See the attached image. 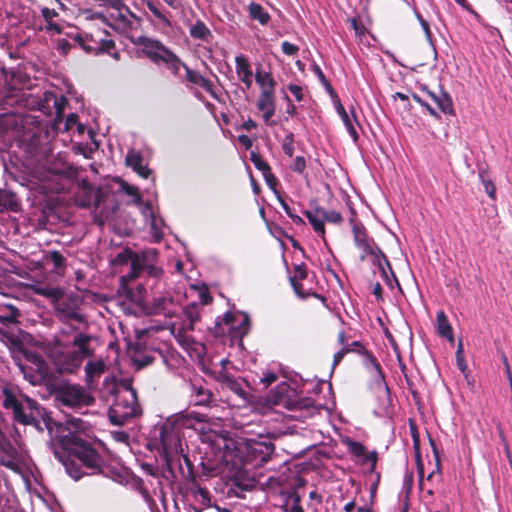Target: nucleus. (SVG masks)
Returning a JSON list of instances; mask_svg holds the SVG:
<instances>
[{"mask_svg": "<svg viewBox=\"0 0 512 512\" xmlns=\"http://www.w3.org/2000/svg\"><path fill=\"white\" fill-rule=\"evenodd\" d=\"M3 407L11 409L14 419L24 425H33L42 431L43 426L52 432L53 426L57 428V438L63 450L68 453L67 459H63L58 451L55 456L63 463L66 472L75 480L80 479L85 472L82 467L91 470V474L102 471L104 459L93 445L83 438L82 431L86 429V423L80 418L68 419L66 424H57L52 420L47 411L35 400L22 395L12 388L3 387Z\"/></svg>", "mask_w": 512, "mask_h": 512, "instance_id": "obj_1", "label": "nucleus"}, {"mask_svg": "<svg viewBox=\"0 0 512 512\" xmlns=\"http://www.w3.org/2000/svg\"><path fill=\"white\" fill-rule=\"evenodd\" d=\"M3 407L11 409L14 419L24 425H33L42 431L43 426L52 432L53 426L57 428V438L63 450L68 453L67 459H63L58 451L55 456L63 463L66 472L75 480L80 479L85 472L82 467L91 470V474L102 471L104 459L93 445L83 438L82 431L86 429V423L80 418L68 419L66 424H57L52 420L47 411L35 400L22 395L12 388L3 387Z\"/></svg>", "mask_w": 512, "mask_h": 512, "instance_id": "obj_2", "label": "nucleus"}, {"mask_svg": "<svg viewBox=\"0 0 512 512\" xmlns=\"http://www.w3.org/2000/svg\"><path fill=\"white\" fill-rule=\"evenodd\" d=\"M104 388L110 395H115V401L108 411L112 424L122 426L140 413L136 391L129 379L122 380L118 385L114 381L106 380Z\"/></svg>", "mask_w": 512, "mask_h": 512, "instance_id": "obj_3", "label": "nucleus"}, {"mask_svg": "<svg viewBox=\"0 0 512 512\" xmlns=\"http://www.w3.org/2000/svg\"><path fill=\"white\" fill-rule=\"evenodd\" d=\"M191 419H195L197 422L204 421L200 415L189 413L187 415H178L174 421H166L162 425L160 440L167 460L183 452L181 428L189 426Z\"/></svg>", "mask_w": 512, "mask_h": 512, "instance_id": "obj_4", "label": "nucleus"}, {"mask_svg": "<svg viewBox=\"0 0 512 512\" xmlns=\"http://www.w3.org/2000/svg\"><path fill=\"white\" fill-rule=\"evenodd\" d=\"M350 223L352 226V231L354 235V241L357 247L361 248L364 252L363 255H361V260L365 258V255L369 254L374 257V262L377 263L379 270L382 274V276L385 278L388 285L391 284V280L388 277L387 271L385 270V265L388 267L391 273V266L390 263L385 256V254L380 250L379 247H377L374 243H371L365 233V230L362 226L358 225L354 222L353 219H350ZM394 280H396L394 274H392Z\"/></svg>", "mask_w": 512, "mask_h": 512, "instance_id": "obj_5", "label": "nucleus"}, {"mask_svg": "<svg viewBox=\"0 0 512 512\" xmlns=\"http://www.w3.org/2000/svg\"><path fill=\"white\" fill-rule=\"evenodd\" d=\"M54 307L56 317L62 323L67 325V327L62 328V334L69 335L72 332L79 331L80 327L74 325V323L83 325L87 324L85 316L79 312L74 300L63 296L58 300Z\"/></svg>", "mask_w": 512, "mask_h": 512, "instance_id": "obj_6", "label": "nucleus"}, {"mask_svg": "<svg viewBox=\"0 0 512 512\" xmlns=\"http://www.w3.org/2000/svg\"><path fill=\"white\" fill-rule=\"evenodd\" d=\"M56 400L70 408H81L93 404L94 398L80 385L65 384L55 393Z\"/></svg>", "mask_w": 512, "mask_h": 512, "instance_id": "obj_7", "label": "nucleus"}, {"mask_svg": "<svg viewBox=\"0 0 512 512\" xmlns=\"http://www.w3.org/2000/svg\"><path fill=\"white\" fill-rule=\"evenodd\" d=\"M200 319L199 306L191 303L182 311V318L170 323L171 333L175 336L183 337L188 331L194 330V326Z\"/></svg>", "mask_w": 512, "mask_h": 512, "instance_id": "obj_8", "label": "nucleus"}, {"mask_svg": "<svg viewBox=\"0 0 512 512\" xmlns=\"http://www.w3.org/2000/svg\"><path fill=\"white\" fill-rule=\"evenodd\" d=\"M295 391L287 383L278 385L269 393L268 401L276 406H282L288 410H297L300 408V402L295 399Z\"/></svg>", "mask_w": 512, "mask_h": 512, "instance_id": "obj_9", "label": "nucleus"}, {"mask_svg": "<svg viewBox=\"0 0 512 512\" xmlns=\"http://www.w3.org/2000/svg\"><path fill=\"white\" fill-rule=\"evenodd\" d=\"M149 313L153 315H164L167 318H178L180 309L171 294L166 293L164 295L155 296L152 299L149 305Z\"/></svg>", "mask_w": 512, "mask_h": 512, "instance_id": "obj_10", "label": "nucleus"}, {"mask_svg": "<svg viewBox=\"0 0 512 512\" xmlns=\"http://www.w3.org/2000/svg\"><path fill=\"white\" fill-rule=\"evenodd\" d=\"M105 195L101 188L95 187L83 181L79 192L77 193V201L82 207L99 208L104 201Z\"/></svg>", "mask_w": 512, "mask_h": 512, "instance_id": "obj_11", "label": "nucleus"}, {"mask_svg": "<svg viewBox=\"0 0 512 512\" xmlns=\"http://www.w3.org/2000/svg\"><path fill=\"white\" fill-rule=\"evenodd\" d=\"M129 259L131 263L130 271L126 275L121 277V284L122 288L125 290L130 299L135 302H138L141 297L133 295L132 289L129 287L128 283L138 277V275L142 271V268L146 264V256H139L136 253H130Z\"/></svg>", "mask_w": 512, "mask_h": 512, "instance_id": "obj_12", "label": "nucleus"}, {"mask_svg": "<svg viewBox=\"0 0 512 512\" xmlns=\"http://www.w3.org/2000/svg\"><path fill=\"white\" fill-rule=\"evenodd\" d=\"M136 43L143 47V53L155 63L163 62L165 53L170 51L159 41L145 36L138 37Z\"/></svg>", "mask_w": 512, "mask_h": 512, "instance_id": "obj_13", "label": "nucleus"}, {"mask_svg": "<svg viewBox=\"0 0 512 512\" xmlns=\"http://www.w3.org/2000/svg\"><path fill=\"white\" fill-rule=\"evenodd\" d=\"M80 354L75 351L62 353L56 360V365L61 373H74L83 363Z\"/></svg>", "mask_w": 512, "mask_h": 512, "instance_id": "obj_14", "label": "nucleus"}, {"mask_svg": "<svg viewBox=\"0 0 512 512\" xmlns=\"http://www.w3.org/2000/svg\"><path fill=\"white\" fill-rule=\"evenodd\" d=\"M23 94L15 88L5 87L0 83V109L6 106L13 107L16 105H24Z\"/></svg>", "mask_w": 512, "mask_h": 512, "instance_id": "obj_15", "label": "nucleus"}, {"mask_svg": "<svg viewBox=\"0 0 512 512\" xmlns=\"http://www.w3.org/2000/svg\"><path fill=\"white\" fill-rule=\"evenodd\" d=\"M142 214L143 216L147 219V221L149 222V225H150V228H151V232H152V235L154 236V238L158 241L162 238V235H163V226H164V222H163V219L158 217L153 209H152V206L150 203H146L143 205L142 207Z\"/></svg>", "mask_w": 512, "mask_h": 512, "instance_id": "obj_16", "label": "nucleus"}, {"mask_svg": "<svg viewBox=\"0 0 512 512\" xmlns=\"http://www.w3.org/2000/svg\"><path fill=\"white\" fill-rule=\"evenodd\" d=\"M92 336L76 331L72 339V346L76 348L74 350L80 357H91L93 355V349L90 347Z\"/></svg>", "mask_w": 512, "mask_h": 512, "instance_id": "obj_17", "label": "nucleus"}, {"mask_svg": "<svg viewBox=\"0 0 512 512\" xmlns=\"http://www.w3.org/2000/svg\"><path fill=\"white\" fill-rule=\"evenodd\" d=\"M235 63L237 76L246 88L250 89L252 86V70L248 60L243 55H239L235 58Z\"/></svg>", "mask_w": 512, "mask_h": 512, "instance_id": "obj_18", "label": "nucleus"}, {"mask_svg": "<svg viewBox=\"0 0 512 512\" xmlns=\"http://www.w3.org/2000/svg\"><path fill=\"white\" fill-rule=\"evenodd\" d=\"M184 69L186 72V80L192 84L198 85L210 93L214 98H216V93L213 89V84L204 78L199 72L190 69L188 66L184 65Z\"/></svg>", "mask_w": 512, "mask_h": 512, "instance_id": "obj_19", "label": "nucleus"}, {"mask_svg": "<svg viewBox=\"0 0 512 512\" xmlns=\"http://www.w3.org/2000/svg\"><path fill=\"white\" fill-rule=\"evenodd\" d=\"M430 98L436 103L438 108L445 114H453V102L448 93L444 91H440L439 93H434L431 91L427 92Z\"/></svg>", "mask_w": 512, "mask_h": 512, "instance_id": "obj_20", "label": "nucleus"}, {"mask_svg": "<svg viewBox=\"0 0 512 512\" xmlns=\"http://www.w3.org/2000/svg\"><path fill=\"white\" fill-rule=\"evenodd\" d=\"M126 163L143 178H148L151 174L150 169L143 165L142 156L137 152H129L126 156Z\"/></svg>", "mask_w": 512, "mask_h": 512, "instance_id": "obj_21", "label": "nucleus"}, {"mask_svg": "<svg viewBox=\"0 0 512 512\" xmlns=\"http://www.w3.org/2000/svg\"><path fill=\"white\" fill-rule=\"evenodd\" d=\"M322 207H316L314 210H306L304 215L308 218L310 224L316 233L320 236L324 237L325 234V226L324 219L321 216Z\"/></svg>", "mask_w": 512, "mask_h": 512, "instance_id": "obj_22", "label": "nucleus"}, {"mask_svg": "<svg viewBox=\"0 0 512 512\" xmlns=\"http://www.w3.org/2000/svg\"><path fill=\"white\" fill-rule=\"evenodd\" d=\"M106 370V364L103 360L99 359L96 361H88L85 366L86 381L89 385H92L95 378H98Z\"/></svg>", "mask_w": 512, "mask_h": 512, "instance_id": "obj_23", "label": "nucleus"}, {"mask_svg": "<svg viewBox=\"0 0 512 512\" xmlns=\"http://www.w3.org/2000/svg\"><path fill=\"white\" fill-rule=\"evenodd\" d=\"M19 208L20 205L16 195L11 191L0 189V211L11 210L16 212Z\"/></svg>", "mask_w": 512, "mask_h": 512, "instance_id": "obj_24", "label": "nucleus"}, {"mask_svg": "<svg viewBox=\"0 0 512 512\" xmlns=\"http://www.w3.org/2000/svg\"><path fill=\"white\" fill-rule=\"evenodd\" d=\"M336 110L340 115L343 123L345 124L349 134L356 142L358 140V133L354 127V122H356V118L354 116L350 117L346 112L345 108L343 107V105L339 101L336 103Z\"/></svg>", "mask_w": 512, "mask_h": 512, "instance_id": "obj_25", "label": "nucleus"}, {"mask_svg": "<svg viewBox=\"0 0 512 512\" xmlns=\"http://www.w3.org/2000/svg\"><path fill=\"white\" fill-rule=\"evenodd\" d=\"M436 322H437V331H438L439 335H441L442 337H445L449 341L453 342L454 338H453V334H452V327H451L444 311H439L437 313Z\"/></svg>", "mask_w": 512, "mask_h": 512, "instance_id": "obj_26", "label": "nucleus"}, {"mask_svg": "<svg viewBox=\"0 0 512 512\" xmlns=\"http://www.w3.org/2000/svg\"><path fill=\"white\" fill-rule=\"evenodd\" d=\"M218 380L224 387L228 388L236 395H238L240 397L245 396V391L242 388L241 384L232 376H230L226 373H222L219 375Z\"/></svg>", "mask_w": 512, "mask_h": 512, "instance_id": "obj_27", "label": "nucleus"}, {"mask_svg": "<svg viewBox=\"0 0 512 512\" xmlns=\"http://www.w3.org/2000/svg\"><path fill=\"white\" fill-rule=\"evenodd\" d=\"M19 310L13 305H6L0 311V323L4 325H9L17 322V318L19 317Z\"/></svg>", "mask_w": 512, "mask_h": 512, "instance_id": "obj_28", "label": "nucleus"}, {"mask_svg": "<svg viewBox=\"0 0 512 512\" xmlns=\"http://www.w3.org/2000/svg\"><path fill=\"white\" fill-rule=\"evenodd\" d=\"M193 396L195 397V405L206 406L210 403L211 392L202 386L191 385Z\"/></svg>", "mask_w": 512, "mask_h": 512, "instance_id": "obj_29", "label": "nucleus"}, {"mask_svg": "<svg viewBox=\"0 0 512 512\" xmlns=\"http://www.w3.org/2000/svg\"><path fill=\"white\" fill-rule=\"evenodd\" d=\"M144 255L146 256V264L142 268V271L146 270L149 275L158 277L161 274L162 270L159 267L152 264V261L157 256V252L155 250H147L144 251L140 256Z\"/></svg>", "mask_w": 512, "mask_h": 512, "instance_id": "obj_30", "label": "nucleus"}, {"mask_svg": "<svg viewBox=\"0 0 512 512\" xmlns=\"http://www.w3.org/2000/svg\"><path fill=\"white\" fill-rule=\"evenodd\" d=\"M249 13L252 19L259 21L262 25H266L270 20L269 14L260 4L251 3L249 5Z\"/></svg>", "mask_w": 512, "mask_h": 512, "instance_id": "obj_31", "label": "nucleus"}, {"mask_svg": "<svg viewBox=\"0 0 512 512\" xmlns=\"http://www.w3.org/2000/svg\"><path fill=\"white\" fill-rule=\"evenodd\" d=\"M36 293L51 299L54 305L64 296L63 290L58 287H40L36 289Z\"/></svg>", "mask_w": 512, "mask_h": 512, "instance_id": "obj_32", "label": "nucleus"}, {"mask_svg": "<svg viewBox=\"0 0 512 512\" xmlns=\"http://www.w3.org/2000/svg\"><path fill=\"white\" fill-rule=\"evenodd\" d=\"M275 107L274 105V90L264 89L260 93V96L257 100V108L259 110L268 109Z\"/></svg>", "mask_w": 512, "mask_h": 512, "instance_id": "obj_33", "label": "nucleus"}, {"mask_svg": "<svg viewBox=\"0 0 512 512\" xmlns=\"http://www.w3.org/2000/svg\"><path fill=\"white\" fill-rule=\"evenodd\" d=\"M256 82L260 85L262 90L264 89H275L276 82L272 75L268 72L258 70L255 75Z\"/></svg>", "mask_w": 512, "mask_h": 512, "instance_id": "obj_34", "label": "nucleus"}, {"mask_svg": "<svg viewBox=\"0 0 512 512\" xmlns=\"http://www.w3.org/2000/svg\"><path fill=\"white\" fill-rule=\"evenodd\" d=\"M301 497L298 493L293 492L288 496L286 503L283 505L284 512H304L300 505Z\"/></svg>", "mask_w": 512, "mask_h": 512, "instance_id": "obj_35", "label": "nucleus"}, {"mask_svg": "<svg viewBox=\"0 0 512 512\" xmlns=\"http://www.w3.org/2000/svg\"><path fill=\"white\" fill-rule=\"evenodd\" d=\"M120 190L125 192L127 195L132 196L134 203L140 205L142 203V197L139 194V190L136 186L130 185L127 182L120 180Z\"/></svg>", "mask_w": 512, "mask_h": 512, "instance_id": "obj_36", "label": "nucleus"}, {"mask_svg": "<svg viewBox=\"0 0 512 512\" xmlns=\"http://www.w3.org/2000/svg\"><path fill=\"white\" fill-rule=\"evenodd\" d=\"M164 63H166L169 68L173 71L174 74L179 73V69L182 66L184 68V63L171 51L169 53H165Z\"/></svg>", "mask_w": 512, "mask_h": 512, "instance_id": "obj_37", "label": "nucleus"}, {"mask_svg": "<svg viewBox=\"0 0 512 512\" xmlns=\"http://www.w3.org/2000/svg\"><path fill=\"white\" fill-rule=\"evenodd\" d=\"M209 34V29L201 21H198L195 25L191 26L190 28V35L196 39L204 40Z\"/></svg>", "mask_w": 512, "mask_h": 512, "instance_id": "obj_38", "label": "nucleus"}, {"mask_svg": "<svg viewBox=\"0 0 512 512\" xmlns=\"http://www.w3.org/2000/svg\"><path fill=\"white\" fill-rule=\"evenodd\" d=\"M47 258L53 263L56 270H60L65 267V258L59 251H50Z\"/></svg>", "mask_w": 512, "mask_h": 512, "instance_id": "obj_39", "label": "nucleus"}, {"mask_svg": "<svg viewBox=\"0 0 512 512\" xmlns=\"http://www.w3.org/2000/svg\"><path fill=\"white\" fill-rule=\"evenodd\" d=\"M250 158L254 166L260 170L263 175L271 170L269 164L264 161L259 154L252 152Z\"/></svg>", "mask_w": 512, "mask_h": 512, "instance_id": "obj_40", "label": "nucleus"}, {"mask_svg": "<svg viewBox=\"0 0 512 512\" xmlns=\"http://www.w3.org/2000/svg\"><path fill=\"white\" fill-rule=\"evenodd\" d=\"M321 216L323 217L324 221L330 222V223H341L343 218L341 214L337 211H327L324 208H322Z\"/></svg>", "mask_w": 512, "mask_h": 512, "instance_id": "obj_41", "label": "nucleus"}, {"mask_svg": "<svg viewBox=\"0 0 512 512\" xmlns=\"http://www.w3.org/2000/svg\"><path fill=\"white\" fill-rule=\"evenodd\" d=\"M193 495L196 497V498H200L201 502L203 504H209L210 503V493L209 491L204 488V487H201L199 485H196L193 489Z\"/></svg>", "mask_w": 512, "mask_h": 512, "instance_id": "obj_42", "label": "nucleus"}, {"mask_svg": "<svg viewBox=\"0 0 512 512\" xmlns=\"http://www.w3.org/2000/svg\"><path fill=\"white\" fill-rule=\"evenodd\" d=\"M293 141H294V137H293L292 133L288 134L283 140V145H282L283 152L286 155H288L289 157H291L294 153Z\"/></svg>", "mask_w": 512, "mask_h": 512, "instance_id": "obj_43", "label": "nucleus"}, {"mask_svg": "<svg viewBox=\"0 0 512 512\" xmlns=\"http://www.w3.org/2000/svg\"><path fill=\"white\" fill-rule=\"evenodd\" d=\"M456 361L459 369L464 373L467 370V365L465 363L464 355H463V344L462 341L459 342L458 348L456 351Z\"/></svg>", "mask_w": 512, "mask_h": 512, "instance_id": "obj_44", "label": "nucleus"}, {"mask_svg": "<svg viewBox=\"0 0 512 512\" xmlns=\"http://www.w3.org/2000/svg\"><path fill=\"white\" fill-rule=\"evenodd\" d=\"M41 13L45 21L49 23L50 27H57L56 24L51 23L52 19L58 16V13L54 9L45 7L41 10Z\"/></svg>", "mask_w": 512, "mask_h": 512, "instance_id": "obj_45", "label": "nucleus"}, {"mask_svg": "<svg viewBox=\"0 0 512 512\" xmlns=\"http://www.w3.org/2000/svg\"><path fill=\"white\" fill-rule=\"evenodd\" d=\"M67 105V99L64 96L56 97L54 100V106L56 109L57 117H61L64 109Z\"/></svg>", "mask_w": 512, "mask_h": 512, "instance_id": "obj_46", "label": "nucleus"}, {"mask_svg": "<svg viewBox=\"0 0 512 512\" xmlns=\"http://www.w3.org/2000/svg\"><path fill=\"white\" fill-rule=\"evenodd\" d=\"M306 168L305 158L302 156H297L294 160V163L291 166V169L294 172L302 174Z\"/></svg>", "mask_w": 512, "mask_h": 512, "instance_id": "obj_47", "label": "nucleus"}, {"mask_svg": "<svg viewBox=\"0 0 512 512\" xmlns=\"http://www.w3.org/2000/svg\"><path fill=\"white\" fill-rule=\"evenodd\" d=\"M252 450L255 452L270 454L274 450L273 443H256Z\"/></svg>", "mask_w": 512, "mask_h": 512, "instance_id": "obj_48", "label": "nucleus"}, {"mask_svg": "<svg viewBox=\"0 0 512 512\" xmlns=\"http://www.w3.org/2000/svg\"><path fill=\"white\" fill-rule=\"evenodd\" d=\"M147 6H148V9L150 10V12L156 18H158L160 21H162L166 24H170L169 21L167 20V18L162 14V12L154 4L148 3Z\"/></svg>", "mask_w": 512, "mask_h": 512, "instance_id": "obj_49", "label": "nucleus"}, {"mask_svg": "<svg viewBox=\"0 0 512 512\" xmlns=\"http://www.w3.org/2000/svg\"><path fill=\"white\" fill-rule=\"evenodd\" d=\"M288 90L294 95L297 101H301L303 99V89L301 86L296 84H289Z\"/></svg>", "mask_w": 512, "mask_h": 512, "instance_id": "obj_50", "label": "nucleus"}, {"mask_svg": "<svg viewBox=\"0 0 512 512\" xmlns=\"http://www.w3.org/2000/svg\"><path fill=\"white\" fill-rule=\"evenodd\" d=\"M115 44L112 40H103L100 45H97V54L102 52L109 53Z\"/></svg>", "mask_w": 512, "mask_h": 512, "instance_id": "obj_51", "label": "nucleus"}, {"mask_svg": "<svg viewBox=\"0 0 512 512\" xmlns=\"http://www.w3.org/2000/svg\"><path fill=\"white\" fill-rule=\"evenodd\" d=\"M481 178H482V183H483L485 192L489 195V197L495 198V191H496V189H495V186L492 183V181L484 179L482 176H481Z\"/></svg>", "mask_w": 512, "mask_h": 512, "instance_id": "obj_52", "label": "nucleus"}, {"mask_svg": "<svg viewBox=\"0 0 512 512\" xmlns=\"http://www.w3.org/2000/svg\"><path fill=\"white\" fill-rule=\"evenodd\" d=\"M75 40L79 43V45L88 53L94 52L97 54V46L89 45L85 42V39L82 36H77Z\"/></svg>", "mask_w": 512, "mask_h": 512, "instance_id": "obj_53", "label": "nucleus"}, {"mask_svg": "<svg viewBox=\"0 0 512 512\" xmlns=\"http://www.w3.org/2000/svg\"><path fill=\"white\" fill-rule=\"evenodd\" d=\"M282 51L286 55H294L298 51V47L290 42H283L282 43Z\"/></svg>", "mask_w": 512, "mask_h": 512, "instance_id": "obj_54", "label": "nucleus"}, {"mask_svg": "<svg viewBox=\"0 0 512 512\" xmlns=\"http://www.w3.org/2000/svg\"><path fill=\"white\" fill-rule=\"evenodd\" d=\"M314 72L316 73V75L318 76L319 80L325 85L326 89L329 90V91H332V86L330 85V83L327 81L324 73L322 72V70L320 69L319 66H315L314 67Z\"/></svg>", "mask_w": 512, "mask_h": 512, "instance_id": "obj_55", "label": "nucleus"}, {"mask_svg": "<svg viewBox=\"0 0 512 512\" xmlns=\"http://www.w3.org/2000/svg\"><path fill=\"white\" fill-rule=\"evenodd\" d=\"M78 115L75 113H71L67 116L65 121V130L68 131L72 129V127L77 123Z\"/></svg>", "mask_w": 512, "mask_h": 512, "instance_id": "obj_56", "label": "nucleus"}, {"mask_svg": "<svg viewBox=\"0 0 512 512\" xmlns=\"http://www.w3.org/2000/svg\"><path fill=\"white\" fill-rule=\"evenodd\" d=\"M263 177H264V179H265V181H266L267 185H268L271 189L275 190V187H276V184H277V179H276V177L271 173V170H269L267 173H265V174L263 175Z\"/></svg>", "mask_w": 512, "mask_h": 512, "instance_id": "obj_57", "label": "nucleus"}, {"mask_svg": "<svg viewBox=\"0 0 512 512\" xmlns=\"http://www.w3.org/2000/svg\"><path fill=\"white\" fill-rule=\"evenodd\" d=\"M350 448L351 451L357 456H362L365 454V447L361 443L352 442L350 444Z\"/></svg>", "mask_w": 512, "mask_h": 512, "instance_id": "obj_58", "label": "nucleus"}, {"mask_svg": "<svg viewBox=\"0 0 512 512\" xmlns=\"http://www.w3.org/2000/svg\"><path fill=\"white\" fill-rule=\"evenodd\" d=\"M349 352H352L351 348H343L342 350H340L337 353H335L334 360H333V365L334 366L338 365L342 361L344 355L346 353H349Z\"/></svg>", "mask_w": 512, "mask_h": 512, "instance_id": "obj_59", "label": "nucleus"}, {"mask_svg": "<svg viewBox=\"0 0 512 512\" xmlns=\"http://www.w3.org/2000/svg\"><path fill=\"white\" fill-rule=\"evenodd\" d=\"M0 464L9 468V469H15L16 468V462H15V458H5V457H1L0 458Z\"/></svg>", "mask_w": 512, "mask_h": 512, "instance_id": "obj_60", "label": "nucleus"}, {"mask_svg": "<svg viewBox=\"0 0 512 512\" xmlns=\"http://www.w3.org/2000/svg\"><path fill=\"white\" fill-rule=\"evenodd\" d=\"M345 348H351L352 352L357 351L358 353L368 354L367 350L358 341H354L353 343L346 346Z\"/></svg>", "mask_w": 512, "mask_h": 512, "instance_id": "obj_61", "label": "nucleus"}, {"mask_svg": "<svg viewBox=\"0 0 512 512\" xmlns=\"http://www.w3.org/2000/svg\"><path fill=\"white\" fill-rule=\"evenodd\" d=\"M238 141L244 145L247 149H249L252 146V140L247 135H239Z\"/></svg>", "mask_w": 512, "mask_h": 512, "instance_id": "obj_62", "label": "nucleus"}, {"mask_svg": "<svg viewBox=\"0 0 512 512\" xmlns=\"http://www.w3.org/2000/svg\"><path fill=\"white\" fill-rule=\"evenodd\" d=\"M261 111L263 112V118H264L265 122L267 123L269 121V119L274 115L275 107L263 109Z\"/></svg>", "mask_w": 512, "mask_h": 512, "instance_id": "obj_63", "label": "nucleus"}, {"mask_svg": "<svg viewBox=\"0 0 512 512\" xmlns=\"http://www.w3.org/2000/svg\"><path fill=\"white\" fill-rule=\"evenodd\" d=\"M276 380L277 376L274 373H269L262 379V381L265 382L267 385L274 383Z\"/></svg>", "mask_w": 512, "mask_h": 512, "instance_id": "obj_64", "label": "nucleus"}]
</instances>
